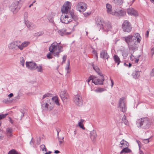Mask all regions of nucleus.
<instances>
[{
    "mask_svg": "<svg viewBox=\"0 0 154 154\" xmlns=\"http://www.w3.org/2000/svg\"><path fill=\"white\" fill-rule=\"evenodd\" d=\"M20 97L19 94H18L17 95L14 97L13 100L15 101H17L18 100L20 99Z\"/></svg>",
    "mask_w": 154,
    "mask_h": 154,
    "instance_id": "de8ad7c7",
    "label": "nucleus"
},
{
    "mask_svg": "<svg viewBox=\"0 0 154 154\" xmlns=\"http://www.w3.org/2000/svg\"><path fill=\"white\" fill-rule=\"evenodd\" d=\"M125 97H123L120 98L119 100L118 107L120 110L123 112H125L127 110V107L125 102Z\"/></svg>",
    "mask_w": 154,
    "mask_h": 154,
    "instance_id": "1a4fd4ad",
    "label": "nucleus"
},
{
    "mask_svg": "<svg viewBox=\"0 0 154 154\" xmlns=\"http://www.w3.org/2000/svg\"><path fill=\"white\" fill-rule=\"evenodd\" d=\"M128 62H125L124 64V66H127V67H128Z\"/></svg>",
    "mask_w": 154,
    "mask_h": 154,
    "instance_id": "052dcab7",
    "label": "nucleus"
},
{
    "mask_svg": "<svg viewBox=\"0 0 154 154\" xmlns=\"http://www.w3.org/2000/svg\"><path fill=\"white\" fill-rule=\"evenodd\" d=\"M28 13L27 12H25L24 14V20H27L28 18Z\"/></svg>",
    "mask_w": 154,
    "mask_h": 154,
    "instance_id": "a18cd8bd",
    "label": "nucleus"
},
{
    "mask_svg": "<svg viewBox=\"0 0 154 154\" xmlns=\"http://www.w3.org/2000/svg\"><path fill=\"white\" fill-rule=\"evenodd\" d=\"M74 102L76 105L79 106L82 105L83 104L82 97L78 95H76L74 97Z\"/></svg>",
    "mask_w": 154,
    "mask_h": 154,
    "instance_id": "4468645a",
    "label": "nucleus"
},
{
    "mask_svg": "<svg viewBox=\"0 0 154 154\" xmlns=\"http://www.w3.org/2000/svg\"><path fill=\"white\" fill-rule=\"evenodd\" d=\"M13 96V94L12 93H11L9 94L8 95V97H9V98L11 97H12Z\"/></svg>",
    "mask_w": 154,
    "mask_h": 154,
    "instance_id": "bf43d9fd",
    "label": "nucleus"
},
{
    "mask_svg": "<svg viewBox=\"0 0 154 154\" xmlns=\"http://www.w3.org/2000/svg\"><path fill=\"white\" fill-rule=\"evenodd\" d=\"M92 53L94 54H95V56H96V57L97 58H98V56H97V51H96L95 50H93V51H92Z\"/></svg>",
    "mask_w": 154,
    "mask_h": 154,
    "instance_id": "13d9d810",
    "label": "nucleus"
},
{
    "mask_svg": "<svg viewBox=\"0 0 154 154\" xmlns=\"http://www.w3.org/2000/svg\"><path fill=\"white\" fill-rule=\"evenodd\" d=\"M68 63L67 64V66L66 67L65 69L66 71V72L67 73H69L70 72V71H69V60H68Z\"/></svg>",
    "mask_w": 154,
    "mask_h": 154,
    "instance_id": "a19ab883",
    "label": "nucleus"
},
{
    "mask_svg": "<svg viewBox=\"0 0 154 154\" xmlns=\"http://www.w3.org/2000/svg\"><path fill=\"white\" fill-rule=\"evenodd\" d=\"M140 71H135L132 74V76L133 78L135 79H138L140 76Z\"/></svg>",
    "mask_w": 154,
    "mask_h": 154,
    "instance_id": "393cba45",
    "label": "nucleus"
},
{
    "mask_svg": "<svg viewBox=\"0 0 154 154\" xmlns=\"http://www.w3.org/2000/svg\"><path fill=\"white\" fill-rule=\"evenodd\" d=\"M72 21L71 17L67 14L62 15L60 18V21L63 23L67 24Z\"/></svg>",
    "mask_w": 154,
    "mask_h": 154,
    "instance_id": "f8f14e48",
    "label": "nucleus"
},
{
    "mask_svg": "<svg viewBox=\"0 0 154 154\" xmlns=\"http://www.w3.org/2000/svg\"><path fill=\"white\" fill-rule=\"evenodd\" d=\"M57 32L61 36H63L66 35H69L71 33V32H67L66 29L64 28L58 30Z\"/></svg>",
    "mask_w": 154,
    "mask_h": 154,
    "instance_id": "aec40b11",
    "label": "nucleus"
},
{
    "mask_svg": "<svg viewBox=\"0 0 154 154\" xmlns=\"http://www.w3.org/2000/svg\"><path fill=\"white\" fill-rule=\"evenodd\" d=\"M113 58L115 63H117V65H119L120 62V59L119 57L117 55H115L113 56Z\"/></svg>",
    "mask_w": 154,
    "mask_h": 154,
    "instance_id": "c85d7f7f",
    "label": "nucleus"
},
{
    "mask_svg": "<svg viewBox=\"0 0 154 154\" xmlns=\"http://www.w3.org/2000/svg\"><path fill=\"white\" fill-rule=\"evenodd\" d=\"M114 3L116 5H121L123 2V0H113Z\"/></svg>",
    "mask_w": 154,
    "mask_h": 154,
    "instance_id": "c9c22d12",
    "label": "nucleus"
},
{
    "mask_svg": "<svg viewBox=\"0 0 154 154\" xmlns=\"http://www.w3.org/2000/svg\"><path fill=\"white\" fill-rule=\"evenodd\" d=\"M3 101L4 102H5V103H7V102H8V101L7 100L5 99L3 100Z\"/></svg>",
    "mask_w": 154,
    "mask_h": 154,
    "instance_id": "774afa93",
    "label": "nucleus"
},
{
    "mask_svg": "<svg viewBox=\"0 0 154 154\" xmlns=\"http://www.w3.org/2000/svg\"><path fill=\"white\" fill-rule=\"evenodd\" d=\"M20 63L23 67L25 65V60L24 57H21L20 58Z\"/></svg>",
    "mask_w": 154,
    "mask_h": 154,
    "instance_id": "e433bc0d",
    "label": "nucleus"
},
{
    "mask_svg": "<svg viewBox=\"0 0 154 154\" xmlns=\"http://www.w3.org/2000/svg\"><path fill=\"white\" fill-rule=\"evenodd\" d=\"M100 57L103 59H107L109 58V56L105 50L102 51L100 53Z\"/></svg>",
    "mask_w": 154,
    "mask_h": 154,
    "instance_id": "6ab92c4d",
    "label": "nucleus"
},
{
    "mask_svg": "<svg viewBox=\"0 0 154 154\" xmlns=\"http://www.w3.org/2000/svg\"><path fill=\"white\" fill-rule=\"evenodd\" d=\"M60 152V151L58 150H55L54 151V153H56V154H57V153H58Z\"/></svg>",
    "mask_w": 154,
    "mask_h": 154,
    "instance_id": "0e129e2a",
    "label": "nucleus"
},
{
    "mask_svg": "<svg viewBox=\"0 0 154 154\" xmlns=\"http://www.w3.org/2000/svg\"><path fill=\"white\" fill-rule=\"evenodd\" d=\"M101 79H97L96 77L94 76L93 81V83H94L95 85H103L105 79L103 75H102V76H101Z\"/></svg>",
    "mask_w": 154,
    "mask_h": 154,
    "instance_id": "2eb2a0df",
    "label": "nucleus"
},
{
    "mask_svg": "<svg viewBox=\"0 0 154 154\" xmlns=\"http://www.w3.org/2000/svg\"><path fill=\"white\" fill-rule=\"evenodd\" d=\"M124 40L127 43L129 50L135 49V45L140 42L141 38L138 33L134 35H129L123 37Z\"/></svg>",
    "mask_w": 154,
    "mask_h": 154,
    "instance_id": "f257e3e1",
    "label": "nucleus"
},
{
    "mask_svg": "<svg viewBox=\"0 0 154 154\" xmlns=\"http://www.w3.org/2000/svg\"><path fill=\"white\" fill-rule=\"evenodd\" d=\"M36 69H37V70L38 72H40L41 73L43 72V69L42 66L40 65H39L38 66H37L36 65Z\"/></svg>",
    "mask_w": 154,
    "mask_h": 154,
    "instance_id": "2f4dec72",
    "label": "nucleus"
},
{
    "mask_svg": "<svg viewBox=\"0 0 154 154\" xmlns=\"http://www.w3.org/2000/svg\"><path fill=\"white\" fill-rule=\"evenodd\" d=\"M13 132V129L11 128H6V132L8 137H11L12 136Z\"/></svg>",
    "mask_w": 154,
    "mask_h": 154,
    "instance_id": "4be33fe9",
    "label": "nucleus"
},
{
    "mask_svg": "<svg viewBox=\"0 0 154 154\" xmlns=\"http://www.w3.org/2000/svg\"><path fill=\"white\" fill-rule=\"evenodd\" d=\"M126 12L124 10H121L118 12H112V14L116 16H123L125 15Z\"/></svg>",
    "mask_w": 154,
    "mask_h": 154,
    "instance_id": "f3484780",
    "label": "nucleus"
},
{
    "mask_svg": "<svg viewBox=\"0 0 154 154\" xmlns=\"http://www.w3.org/2000/svg\"><path fill=\"white\" fill-rule=\"evenodd\" d=\"M60 43L55 42L51 45L49 49L50 52L52 53L54 56L57 57H59L60 53L63 51V47L59 45Z\"/></svg>",
    "mask_w": 154,
    "mask_h": 154,
    "instance_id": "f03ea898",
    "label": "nucleus"
},
{
    "mask_svg": "<svg viewBox=\"0 0 154 154\" xmlns=\"http://www.w3.org/2000/svg\"><path fill=\"white\" fill-rule=\"evenodd\" d=\"M96 23L98 27H100V29H102L104 31H108L111 28L110 23L109 22H104L100 18L97 19Z\"/></svg>",
    "mask_w": 154,
    "mask_h": 154,
    "instance_id": "20e7f679",
    "label": "nucleus"
},
{
    "mask_svg": "<svg viewBox=\"0 0 154 154\" xmlns=\"http://www.w3.org/2000/svg\"><path fill=\"white\" fill-rule=\"evenodd\" d=\"M122 121L126 125H128L129 124L128 121L126 119V117L125 114L124 115L122 118Z\"/></svg>",
    "mask_w": 154,
    "mask_h": 154,
    "instance_id": "473e14b6",
    "label": "nucleus"
},
{
    "mask_svg": "<svg viewBox=\"0 0 154 154\" xmlns=\"http://www.w3.org/2000/svg\"><path fill=\"white\" fill-rule=\"evenodd\" d=\"M69 12V14H68L67 15H68V16L70 17H71V18L72 19V18L73 19H75L76 18V16L74 15V13L72 11H71Z\"/></svg>",
    "mask_w": 154,
    "mask_h": 154,
    "instance_id": "f704fd0d",
    "label": "nucleus"
},
{
    "mask_svg": "<svg viewBox=\"0 0 154 154\" xmlns=\"http://www.w3.org/2000/svg\"><path fill=\"white\" fill-rule=\"evenodd\" d=\"M91 14V12H85L83 14L85 17H87L90 15Z\"/></svg>",
    "mask_w": 154,
    "mask_h": 154,
    "instance_id": "603ef678",
    "label": "nucleus"
},
{
    "mask_svg": "<svg viewBox=\"0 0 154 154\" xmlns=\"http://www.w3.org/2000/svg\"><path fill=\"white\" fill-rule=\"evenodd\" d=\"M51 94L49 93L45 94L43 96V97L42 98V100L44 99L45 98L48 97H49L51 96Z\"/></svg>",
    "mask_w": 154,
    "mask_h": 154,
    "instance_id": "49530a36",
    "label": "nucleus"
},
{
    "mask_svg": "<svg viewBox=\"0 0 154 154\" xmlns=\"http://www.w3.org/2000/svg\"><path fill=\"white\" fill-rule=\"evenodd\" d=\"M128 67H130L132 66L131 64L129 62H128Z\"/></svg>",
    "mask_w": 154,
    "mask_h": 154,
    "instance_id": "338daca9",
    "label": "nucleus"
},
{
    "mask_svg": "<svg viewBox=\"0 0 154 154\" xmlns=\"http://www.w3.org/2000/svg\"><path fill=\"white\" fill-rule=\"evenodd\" d=\"M50 99H47V100L43 101L41 103L42 108L44 111L52 109L54 106L52 102H50Z\"/></svg>",
    "mask_w": 154,
    "mask_h": 154,
    "instance_id": "39448f33",
    "label": "nucleus"
},
{
    "mask_svg": "<svg viewBox=\"0 0 154 154\" xmlns=\"http://www.w3.org/2000/svg\"><path fill=\"white\" fill-rule=\"evenodd\" d=\"M149 139H145L143 140V142L145 143H147L149 142Z\"/></svg>",
    "mask_w": 154,
    "mask_h": 154,
    "instance_id": "4d7b16f0",
    "label": "nucleus"
},
{
    "mask_svg": "<svg viewBox=\"0 0 154 154\" xmlns=\"http://www.w3.org/2000/svg\"><path fill=\"white\" fill-rule=\"evenodd\" d=\"M20 42V41H14L10 43L8 46L9 49L13 50H17L18 48L19 43Z\"/></svg>",
    "mask_w": 154,
    "mask_h": 154,
    "instance_id": "9b49d317",
    "label": "nucleus"
},
{
    "mask_svg": "<svg viewBox=\"0 0 154 154\" xmlns=\"http://www.w3.org/2000/svg\"><path fill=\"white\" fill-rule=\"evenodd\" d=\"M7 115V114H2L1 115H0V120L5 117Z\"/></svg>",
    "mask_w": 154,
    "mask_h": 154,
    "instance_id": "3c124183",
    "label": "nucleus"
},
{
    "mask_svg": "<svg viewBox=\"0 0 154 154\" xmlns=\"http://www.w3.org/2000/svg\"><path fill=\"white\" fill-rule=\"evenodd\" d=\"M58 140H59V143H60V145H61V143H63V139L64 137H63L62 138H60L59 137H58Z\"/></svg>",
    "mask_w": 154,
    "mask_h": 154,
    "instance_id": "09e8293b",
    "label": "nucleus"
},
{
    "mask_svg": "<svg viewBox=\"0 0 154 154\" xmlns=\"http://www.w3.org/2000/svg\"><path fill=\"white\" fill-rule=\"evenodd\" d=\"M136 125L138 128L148 129L150 127V123L148 118L146 117L137 119Z\"/></svg>",
    "mask_w": 154,
    "mask_h": 154,
    "instance_id": "7ed1b4c3",
    "label": "nucleus"
},
{
    "mask_svg": "<svg viewBox=\"0 0 154 154\" xmlns=\"http://www.w3.org/2000/svg\"><path fill=\"white\" fill-rule=\"evenodd\" d=\"M122 28L123 31L125 32H129L131 30V24L127 20L124 21L122 25Z\"/></svg>",
    "mask_w": 154,
    "mask_h": 154,
    "instance_id": "423d86ee",
    "label": "nucleus"
},
{
    "mask_svg": "<svg viewBox=\"0 0 154 154\" xmlns=\"http://www.w3.org/2000/svg\"><path fill=\"white\" fill-rule=\"evenodd\" d=\"M60 96L62 100L63 101H67L69 97L68 94L65 90L61 91L60 93Z\"/></svg>",
    "mask_w": 154,
    "mask_h": 154,
    "instance_id": "dca6fc26",
    "label": "nucleus"
},
{
    "mask_svg": "<svg viewBox=\"0 0 154 154\" xmlns=\"http://www.w3.org/2000/svg\"><path fill=\"white\" fill-rule=\"evenodd\" d=\"M20 113L21 114V119L24 116V113L23 112H20Z\"/></svg>",
    "mask_w": 154,
    "mask_h": 154,
    "instance_id": "e2e57ef3",
    "label": "nucleus"
},
{
    "mask_svg": "<svg viewBox=\"0 0 154 154\" xmlns=\"http://www.w3.org/2000/svg\"><path fill=\"white\" fill-rule=\"evenodd\" d=\"M87 5L84 2H80L78 3L76 8L77 11L82 12H84L87 8Z\"/></svg>",
    "mask_w": 154,
    "mask_h": 154,
    "instance_id": "9d476101",
    "label": "nucleus"
},
{
    "mask_svg": "<svg viewBox=\"0 0 154 154\" xmlns=\"http://www.w3.org/2000/svg\"><path fill=\"white\" fill-rule=\"evenodd\" d=\"M48 19L49 20V22L50 23H53L54 22V20L52 17H48Z\"/></svg>",
    "mask_w": 154,
    "mask_h": 154,
    "instance_id": "864d4df0",
    "label": "nucleus"
},
{
    "mask_svg": "<svg viewBox=\"0 0 154 154\" xmlns=\"http://www.w3.org/2000/svg\"><path fill=\"white\" fill-rule=\"evenodd\" d=\"M25 23L27 27L28 28H29L31 26V23L29 21L27 20H24Z\"/></svg>",
    "mask_w": 154,
    "mask_h": 154,
    "instance_id": "58836bf2",
    "label": "nucleus"
},
{
    "mask_svg": "<svg viewBox=\"0 0 154 154\" xmlns=\"http://www.w3.org/2000/svg\"><path fill=\"white\" fill-rule=\"evenodd\" d=\"M66 57H67L66 56V55H64L63 56V60L62 62V63H63L65 62V61L66 58Z\"/></svg>",
    "mask_w": 154,
    "mask_h": 154,
    "instance_id": "5fc2aeb1",
    "label": "nucleus"
},
{
    "mask_svg": "<svg viewBox=\"0 0 154 154\" xmlns=\"http://www.w3.org/2000/svg\"><path fill=\"white\" fill-rule=\"evenodd\" d=\"M106 8L107 9V12L108 14H112V6L110 4L107 3L106 4Z\"/></svg>",
    "mask_w": 154,
    "mask_h": 154,
    "instance_id": "bb28decb",
    "label": "nucleus"
},
{
    "mask_svg": "<svg viewBox=\"0 0 154 154\" xmlns=\"http://www.w3.org/2000/svg\"><path fill=\"white\" fill-rule=\"evenodd\" d=\"M92 66L93 67V69L96 71V72L98 73V74L100 76H102L101 72L100 71V69L96 65H94L93 63H92L91 64Z\"/></svg>",
    "mask_w": 154,
    "mask_h": 154,
    "instance_id": "5701e85b",
    "label": "nucleus"
},
{
    "mask_svg": "<svg viewBox=\"0 0 154 154\" xmlns=\"http://www.w3.org/2000/svg\"><path fill=\"white\" fill-rule=\"evenodd\" d=\"M97 136L96 131L94 130L90 132V137L92 141H94Z\"/></svg>",
    "mask_w": 154,
    "mask_h": 154,
    "instance_id": "b1692460",
    "label": "nucleus"
},
{
    "mask_svg": "<svg viewBox=\"0 0 154 154\" xmlns=\"http://www.w3.org/2000/svg\"><path fill=\"white\" fill-rule=\"evenodd\" d=\"M52 55L53 54L51 52H50L47 54V57L48 59H52L53 57Z\"/></svg>",
    "mask_w": 154,
    "mask_h": 154,
    "instance_id": "37998d69",
    "label": "nucleus"
},
{
    "mask_svg": "<svg viewBox=\"0 0 154 154\" xmlns=\"http://www.w3.org/2000/svg\"><path fill=\"white\" fill-rule=\"evenodd\" d=\"M44 34V32L43 31L39 32L37 33V35L38 36H40L43 35Z\"/></svg>",
    "mask_w": 154,
    "mask_h": 154,
    "instance_id": "6e6d98bb",
    "label": "nucleus"
},
{
    "mask_svg": "<svg viewBox=\"0 0 154 154\" xmlns=\"http://www.w3.org/2000/svg\"><path fill=\"white\" fill-rule=\"evenodd\" d=\"M120 143L122 146H121V148L122 147H128L129 146L128 143L124 140H122L120 142Z\"/></svg>",
    "mask_w": 154,
    "mask_h": 154,
    "instance_id": "a878e982",
    "label": "nucleus"
},
{
    "mask_svg": "<svg viewBox=\"0 0 154 154\" xmlns=\"http://www.w3.org/2000/svg\"><path fill=\"white\" fill-rule=\"evenodd\" d=\"M20 5L19 4V2L15 1L11 4L10 8L11 11L14 14H15L20 9Z\"/></svg>",
    "mask_w": 154,
    "mask_h": 154,
    "instance_id": "0eeeda50",
    "label": "nucleus"
},
{
    "mask_svg": "<svg viewBox=\"0 0 154 154\" xmlns=\"http://www.w3.org/2000/svg\"><path fill=\"white\" fill-rule=\"evenodd\" d=\"M94 77V76L93 75H91L89 77L87 80V82H88V84H89V82L91 80H92V82H93V81Z\"/></svg>",
    "mask_w": 154,
    "mask_h": 154,
    "instance_id": "79ce46f5",
    "label": "nucleus"
},
{
    "mask_svg": "<svg viewBox=\"0 0 154 154\" xmlns=\"http://www.w3.org/2000/svg\"><path fill=\"white\" fill-rule=\"evenodd\" d=\"M71 5L72 4L70 2H66L61 9L62 12L68 14L71 9Z\"/></svg>",
    "mask_w": 154,
    "mask_h": 154,
    "instance_id": "6e6552de",
    "label": "nucleus"
},
{
    "mask_svg": "<svg viewBox=\"0 0 154 154\" xmlns=\"http://www.w3.org/2000/svg\"><path fill=\"white\" fill-rule=\"evenodd\" d=\"M105 89L102 88H98L94 90L96 92H102L105 91Z\"/></svg>",
    "mask_w": 154,
    "mask_h": 154,
    "instance_id": "4c0bfd02",
    "label": "nucleus"
},
{
    "mask_svg": "<svg viewBox=\"0 0 154 154\" xmlns=\"http://www.w3.org/2000/svg\"><path fill=\"white\" fill-rule=\"evenodd\" d=\"M8 154H18V153L15 150L12 149L10 150Z\"/></svg>",
    "mask_w": 154,
    "mask_h": 154,
    "instance_id": "c03bdc74",
    "label": "nucleus"
},
{
    "mask_svg": "<svg viewBox=\"0 0 154 154\" xmlns=\"http://www.w3.org/2000/svg\"><path fill=\"white\" fill-rule=\"evenodd\" d=\"M52 100L57 106H59L60 104L58 101V97L55 96L52 98Z\"/></svg>",
    "mask_w": 154,
    "mask_h": 154,
    "instance_id": "7c9ffc66",
    "label": "nucleus"
},
{
    "mask_svg": "<svg viewBox=\"0 0 154 154\" xmlns=\"http://www.w3.org/2000/svg\"><path fill=\"white\" fill-rule=\"evenodd\" d=\"M122 55L124 58L126 57L128 54V52L126 50H123L121 51Z\"/></svg>",
    "mask_w": 154,
    "mask_h": 154,
    "instance_id": "72a5a7b5",
    "label": "nucleus"
},
{
    "mask_svg": "<svg viewBox=\"0 0 154 154\" xmlns=\"http://www.w3.org/2000/svg\"><path fill=\"white\" fill-rule=\"evenodd\" d=\"M30 44L28 41H25L23 42L21 45H19L18 48L21 50H22L24 48Z\"/></svg>",
    "mask_w": 154,
    "mask_h": 154,
    "instance_id": "412c9836",
    "label": "nucleus"
},
{
    "mask_svg": "<svg viewBox=\"0 0 154 154\" xmlns=\"http://www.w3.org/2000/svg\"><path fill=\"white\" fill-rule=\"evenodd\" d=\"M149 75L151 77H154V68L150 72Z\"/></svg>",
    "mask_w": 154,
    "mask_h": 154,
    "instance_id": "8fccbe9b",
    "label": "nucleus"
},
{
    "mask_svg": "<svg viewBox=\"0 0 154 154\" xmlns=\"http://www.w3.org/2000/svg\"><path fill=\"white\" fill-rule=\"evenodd\" d=\"M84 121L85 120L83 119H81L80 120V122L78 123L79 126L83 130L85 129V128L83 124V123Z\"/></svg>",
    "mask_w": 154,
    "mask_h": 154,
    "instance_id": "cd10ccee",
    "label": "nucleus"
},
{
    "mask_svg": "<svg viewBox=\"0 0 154 154\" xmlns=\"http://www.w3.org/2000/svg\"><path fill=\"white\" fill-rule=\"evenodd\" d=\"M110 80H111V87L112 88V86L113 85H114V82H113V80L112 79H110Z\"/></svg>",
    "mask_w": 154,
    "mask_h": 154,
    "instance_id": "680f3d73",
    "label": "nucleus"
},
{
    "mask_svg": "<svg viewBox=\"0 0 154 154\" xmlns=\"http://www.w3.org/2000/svg\"><path fill=\"white\" fill-rule=\"evenodd\" d=\"M51 152H52L51 151H49L47 152L46 153H45V154H50V153H51Z\"/></svg>",
    "mask_w": 154,
    "mask_h": 154,
    "instance_id": "69168bd1",
    "label": "nucleus"
},
{
    "mask_svg": "<svg viewBox=\"0 0 154 154\" xmlns=\"http://www.w3.org/2000/svg\"><path fill=\"white\" fill-rule=\"evenodd\" d=\"M40 147L42 151H47V149L44 145L43 144L40 145Z\"/></svg>",
    "mask_w": 154,
    "mask_h": 154,
    "instance_id": "ea45409f",
    "label": "nucleus"
},
{
    "mask_svg": "<svg viewBox=\"0 0 154 154\" xmlns=\"http://www.w3.org/2000/svg\"><path fill=\"white\" fill-rule=\"evenodd\" d=\"M127 12L130 15L136 16L138 15L137 12L133 8H129L127 9Z\"/></svg>",
    "mask_w": 154,
    "mask_h": 154,
    "instance_id": "a211bd4d",
    "label": "nucleus"
},
{
    "mask_svg": "<svg viewBox=\"0 0 154 154\" xmlns=\"http://www.w3.org/2000/svg\"><path fill=\"white\" fill-rule=\"evenodd\" d=\"M131 152L130 149L128 148V147H126L124 148L120 152L121 154L124 153H128Z\"/></svg>",
    "mask_w": 154,
    "mask_h": 154,
    "instance_id": "c756f323",
    "label": "nucleus"
},
{
    "mask_svg": "<svg viewBox=\"0 0 154 154\" xmlns=\"http://www.w3.org/2000/svg\"><path fill=\"white\" fill-rule=\"evenodd\" d=\"M36 65V63L33 61L26 62V67L31 70H35Z\"/></svg>",
    "mask_w": 154,
    "mask_h": 154,
    "instance_id": "ddd939ff",
    "label": "nucleus"
}]
</instances>
